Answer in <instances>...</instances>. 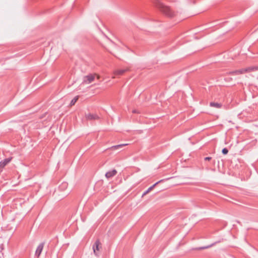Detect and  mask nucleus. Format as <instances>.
Returning a JSON list of instances; mask_svg holds the SVG:
<instances>
[{"label":"nucleus","instance_id":"11","mask_svg":"<svg viewBox=\"0 0 258 258\" xmlns=\"http://www.w3.org/2000/svg\"><path fill=\"white\" fill-rule=\"evenodd\" d=\"M217 242H215L211 244V245H208V246H206L200 247L197 248L196 249L201 250V249H207V248H210V247H212V246H214Z\"/></svg>","mask_w":258,"mask_h":258},{"label":"nucleus","instance_id":"10","mask_svg":"<svg viewBox=\"0 0 258 258\" xmlns=\"http://www.w3.org/2000/svg\"><path fill=\"white\" fill-rule=\"evenodd\" d=\"M210 106L211 107L217 108H220L222 107V105L221 103H219L218 102H211L210 103Z\"/></svg>","mask_w":258,"mask_h":258},{"label":"nucleus","instance_id":"8","mask_svg":"<svg viewBox=\"0 0 258 258\" xmlns=\"http://www.w3.org/2000/svg\"><path fill=\"white\" fill-rule=\"evenodd\" d=\"M12 158H8L5 159L4 160L0 162V168L4 167L6 165H7L12 160Z\"/></svg>","mask_w":258,"mask_h":258},{"label":"nucleus","instance_id":"4","mask_svg":"<svg viewBox=\"0 0 258 258\" xmlns=\"http://www.w3.org/2000/svg\"><path fill=\"white\" fill-rule=\"evenodd\" d=\"M44 245V242H43L40 243L39 244V245L37 246V249L35 251V255L37 256V257L39 256V255H40V254L43 250Z\"/></svg>","mask_w":258,"mask_h":258},{"label":"nucleus","instance_id":"1","mask_svg":"<svg viewBox=\"0 0 258 258\" xmlns=\"http://www.w3.org/2000/svg\"><path fill=\"white\" fill-rule=\"evenodd\" d=\"M152 2L155 7L158 9L165 16L170 18H172L175 16L174 12L169 7L164 5L160 0H152Z\"/></svg>","mask_w":258,"mask_h":258},{"label":"nucleus","instance_id":"20","mask_svg":"<svg viewBox=\"0 0 258 258\" xmlns=\"http://www.w3.org/2000/svg\"><path fill=\"white\" fill-rule=\"evenodd\" d=\"M132 112L134 113H140V112L138 110H136V109L133 110L132 111Z\"/></svg>","mask_w":258,"mask_h":258},{"label":"nucleus","instance_id":"15","mask_svg":"<svg viewBox=\"0 0 258 258\" xmlns=\"http://www.w3.org/2000/svg\"><path fill=\"white\" fill-rule=\"evenodd\" d=\"M164 181V179L160 180L155 183H154L153 185H152L151 186H150L149 188L151 189V190L159 183L162 182Z\"/></svg>","mask_w":258,"mask_h":258},{"label":"nucleus","instance_id":"3","mask_svg":"<svg viewBox=\"0 0 258 258\" xmlns=\"http://www.w3.org/2000/svg\"><path fill=\"white\" fill-rule=\"evenodd\" d=\"M95 75L90 74L87 76H84L83 83L86 84L92 83L95 79Z\"/></svg>","mask_w":258,"mask_h":258},{"label":"nucleus","instance_id":"19","mask_svg":"<svg viewBox=\"0 0 258 258\" xmlns=\"http://www.w3.org/2000/svg\"><path fill=\"white\" fill-rule=\"evenodd\" d=\"M212 159V157H207L204 158L205 161H210Z\"/></svg>","mask_w":258,"mask_h":258},{"label":"nucleus","instance_id":"18","mask_svg":"<svg viewBox=\"0 0 258 258\" xmlns=\"http://www.w3.org/2000/svg\"><path fill=\"white\" fill-rule=\"evenodd\" d=\"M151 191V189L150 188H148L142 195V197H143L147 194H148L150 191Z\"/></svg>","mask_w":258,"mask_h":258},{"label":"nucleus","instance_id":"7","mask_svg":"<svg viewBox=\"0 0 258 258\" xmlns=\"http://www.w3.org/2000/svg\"><path fill=\"white\" fill-rule=\"evenodd\" d=\"M117 173V171L115 169H113L112 170L109 171L107 172L105 174V177L107 178H110L115 175Z\"/></svg>","mask_w":258,"mask_h":258},{"label":"nucleus","instance_id":"14","mask_svg":"<svg viewBox=\"0 0 258 258\" xmlns=\"http://www.w3.org/2000/svg\"><path fill=\"white\" fill-rule=\"evenodd\" d=\"M68 183L65 182H62V183H61V184L59 185V188L61 190H64V189H65L66 188H67V187H68Z\"/></svg>","mask_w":258,"mask_h":258},{"label":"nucleus","instance_id":"6","mask_svg":"<svg viewBox=\"0 0 258 258\" xmlns=\"http://www.w3.org/2000/svg\"><path fill=\"white\" fill-rule=\"evenodd\" d=\"M258 70V66H251L249 67L244 70L243 69V73H249L251 72H254Z\"/></svg>","mask_w":258,"mask_h":258},{"label":"nucleus","instance_id":"5","mask_svg":"<svg viewBox=\"0 0 258 258\" xmlns=\"http://www.w3.org/2000/svg\"><path fill=\"white\" fill-rule=\"evenodd\" d=\"M85 116L87 119L90 120H97L99 118V116L96 114L88 113L86 114Z\"/></svg>","mask_w":258,"mask_h":258},{"label":"nucleus","instance_id":"9","mask_svg":"<svg viewBox=\"0 0 258 258\" xmlns=\"http://www.w3.org/2000/svg\"><path fill=\"white\" fill-rule=\"evenodd\" d=\"M128 71V69L118 70L114 72V75L116 76H121L124 74L125 72H126Z\"/></svg>","mask_w":258,"mask_h":258},{"label":"nucleus","instance_id":"13","mask_svg":"<svg viewBox=\"0 0 258 258\" xmlns=\"http://www.w3.org/2000/svg\"><path fill=\"white\" fill-rule=\"evenodd\" d=\"M79 99V96H77L76 97H75L70 102V106H73V105H74L76 103V102L77 101V100H78Z\"/></svg>","mask_w":258,"mask_h":258},{"label":"nucleus","instance_id":"17","mask_svg":"<svg viewBox=\"0 0 258 258\" xmlns=\"http://www.w3.org/2000/svg\"><path fill=\"white\" fill-rule=\"evenodd\" d=\"M222 153L223 155H226L228 153V150L227 148H224L222 150Z\"/></svg>","mask_w":258,"mask_h":258},{"label":"nucleus","instance_id":"2","mask_svg":"<svg viewBox=\"0 0 258 258\" xmlns=\"http://www.w3.org/2000/svg\"><path fill=\"white\" fill-rule=\"evenodd\" d=\"M94 254L98 257L100 254V249H102V244L99 239H97L92 246Z\"/></svg>","mask_w":258,"mask_h":258},{"label":"nucleus","instance_id":"12","mask_svg":"<svg viewBox=\"0 0 258 258\" xmlns=\"http://www.w3.org/2000/svg\"><path fill=\"white\" fill-rule=\"evenodd\" d=\"M127 144H119L115 146H113L111 147L112 149H113L114 150L118 149L123 146L127 145Z\"/></svg>","mask_w":258,"mask_h":258},{"label":"nucleus","instance_id":"16","mask_svg":"<svg viewBox=\"0 0 258 258\" xmlns=\"http://www.w3.org/2000/svg\"><path fill=\"white\" fill-rule=\"evenodd\" d=\"M230 73L232 74H235V75H241V74H242V70H236V71L232 72Z\"/></svg>","mask_w":258,"mask_h":258}]
</instances>
